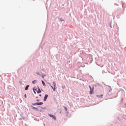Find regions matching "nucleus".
I'll list each match as a JSON object with an SVG mask.
<instances>
[{"instance_id": "nucleus-1", "label": "nucleus", "mask_w": 126, "mask_h": 126, "mask_svg": "<svg viewBox=\"0 0 126 126\" xmlns=\"http://www.w3.org/2000/svg\"><path fill=\"white\" fill-rule=\"evenodd\" d=\"M89 87L90 89V94H92L94 93V87L93 86L92 87H91V86H90Z\"/></svg>"}, {"instance_id": "nucleus-3", "label": "nucleus", "mask_w": 126, "mask_h": 126, "mask_svg": "<svg viewBox=\"0 0 126 126\" xmlns=\"http://www.w3.org/2000/svg\"><path fill=\"white\" fill-rule=\"evenodd\" d=\"M47 96H48L47 95V94H46L44 98V101H45L46 100V99H47Z\"/></svg>"}, {"instance_id": "nucleus-13", "label": "nucleus", "mask_w": 126, "mask_h": 126, "mask_svg": "<svg viewBox=\"0 0 126 126\" xmlns=\"http://www.w3.org/2000/svg\"><path fill=\"white\" fill-rule=\"evenodd\" d=\"M53 85H54V87H55V86H56V84H55V83L54 82H53Z\"/></svg>"}, {"instance_id": "nucleus-7", "label": "nucleus", "mask_w": 126, "mask_h": 126, "mask_svg": "<svg viewBox=\"0 0 126 126\" xmlns=\"http://www.w3.org/2000/svg\"><path fill=\"white\" fill-rule=\"evenodd\" d=\"M42 83L43 85L44 86H45V83L42 80Z\"/></svg>"}, {"instance_id": "nucleus-4", "label": "nucleus", "mask_w": 126, "mask_h": 126, "mask_svg": "<svg viewBox=\"0 0 126 126\" xmlns=\"http://www.w3.org/2000/svg\"><path fill=\"white\" fill-rule=\"evenodd\" d=\"M43 104V103L42 102H41L40 103H37V105H42Z\"/></svg>"}, {"instance_id": "nucleus-6", "label": "nucleus", "mask_w": 126, "mask_h": 126, "mask_svg": "<svg viewBox=\"0 0 126 126\" xmlns=\"http://www.w3.org/2000/svg\"><path fill=\"white\" fill-rule=\"evenodd\" d=\"M29 86V85H27V86H26L25 88V90H27L28 89V88Z\"/></svg>"}, {"instance_id": "nucleus-2", "label": "nucleus", "mask_w": 126, "mask_h": 126, "mask_svg": "<svg viewBox=\"0 0 126 126\" xmlns=\"http://www.w3.org/2000/svg\"><path fill=\"white\" fill-rule=\"evenodd\" d=\"M49 115L51 117H52L55 120H56V117L55 116L52 114H49Z\"/></svg>"}, {"instance_id": "nucleus-19", "label": "nucleus", "mask_w": 126, "mask_h": 126, "mask_svg": "<svg viewBox=\"0 0 126 126\" xmlns=\"http://www.w3.org/2000/svg\"><path fill=\"white\" fill-rule=\"evenodd\" d=\"M42 78H43V76H42Z\"/></svg>"}, {"instance_id": "nucleus-12", "label": "nucleus", "mask_w": 126, "mask_h": 126, "mask_svg": "<svg viewBox=\"0 0 126 126\" xmlns=\"http://www.w3.org/2000/svg\"><path fill=\"white\" fill-rule=\"evenodd\" d=\"M51 87H52V89L53 90V91H55V87H54V88H53L52 86H51Z\"/></svg>"}, {"instance_id": "nucleus-15", "label": "nucleus", "mask_w": 126, "mask_h": 126, "mask_svg": "<svg viewBox=\"0 0 126 126\" xmlns=\"http://www.w3.org/2000/svg\"><path fill=\"white\" fill-rule=\"evenodd\" d=\"M64 108H65V110H67V109L66 108V107H64Z\"/></svg>"}, {"instance_id": "nucleus-16", "label": "nucleus", "mask_w": 126, "mask_h": 126, "mask_svg": "<svg viewBox=\"0 0 126 126\" xmlns=\"http://www.w3.org/2000/svg\"><path fill=\"white\" fill-rule=\"evenodd\" d=\"M24 97L25 98H26V94H25V95H24Z\"/></svg>"}, {"instance_id": "nucleus-14", "label": "nucleus", "mask_w": 126, "mask_h": 126, "mask_svg": "<svg viewBox=\"0 0 126 126\" xmlns=\"http://www.w3.org/2000/svg\"><path fill=\"white\" fill-rule=\"evenodd\" d=\"M37 103H35L34 104H32L33 105H37Z\"/></svg>"}, {"instance_id": "nucleus-18", "label": "nucleus", "mask_w": 126, "mask_h": 126, "mask_svg": "<svg viewBox=\"0 0 126 126\" xmlns=\"http://www.w3.org/2000/svg\"><path fill=\"white\" fill-rule=\"evenodd\" d=\"M39 96H41V94H40L39 95Z\"/></svg>"}, {"instance_id": "nucleus-8", "label": "nucleus", "mask_w": 126, "mask_h": 126, "mask_svg": "<svg viewBox=\"0 0 126 126\" xmlns=\"http://www.w3.org/2000/svg\"><path fill=\"white\" fill-rule=\"evenodd\" d=\"M32 109H35L36 110H37V108H35L33 106H32Z\"/></svg>"}, {"instance_id": "nucleus-5", "label": "nucleus", "mask_w": 126, "mask_h": 126, "mask_svg": "<svg viewBox=\"0 0 126 126\" xmlns=\"http://www.w3.org/2000/svg\"><path fill=\"white\" fill-rule=\"evenodd\" d=\"M37 82V80H34L32 81V83L33 84H34Z\"/></svg>"}, {"instance_id": "nucleus-17", "label": "nucleus", "mask_w": 126, "mask_h": 126, "mask_svg": "<svg viewBox=\"0 0 126 126\" xmlns=\"http://www.w3.org/2000/svg\"><path fill=\"white\" fill-rule=\"evenodd\" d=\"M39 101V100H38V99H37V101Z\"/></svg>"}, {"instance_id": "nucleus-11", "label": "nucleus", "mask_w": 126, "mask_h": 126, "mask_svg": "<svg viewBox=\"0 0 126 126\" xmlns=\"http://www.w3.org/2000/svg\"><path fill=\"white\" fill-rule=\"evenodd\" d=\"M41 91L39 89H38V91H37V93H41Z\"/></svg>"}, {"instance_id": "nucleus-10", "label": "nucleus", "mask_w": 126, "mask_h": 126, "mask_svg": "<svg viewBox=\"0 0 126 126\" xmlns=\"http://www.w3.org/2000/svg\"><path fill=\"white\" fill-rule=\"evenodd\" d=\"M103 95L102 94H101V95H96L97 96V97H102V96H103Z\"/></svg>"}, {"instance_id": "nucleus-9", "label": "nucleus", "mask_w": 126, "mask_h": 126, "mask_svg": "<svg viewBox=\"0 0 126 126\" xmlns=\"http://www.w3.org/2000/svg\"><path fill=\"white\" fill-rule=\"evenodd\" d=\"M33 92H34V93L35 94H36V92H35V90H36V89H34V88H33Z\"/></svg>"}]
</instances>
